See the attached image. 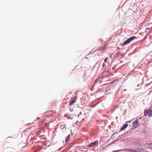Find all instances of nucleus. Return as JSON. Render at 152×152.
Listing matches in <instances>:
<instances>
[{
	"label": "nucleus",
	"mask_w": 152,
	"mask_h": 152,
	"mask_svg": "<svg viewBox=\"0 0 152 152\" xmlns=\"http://www.w3.org/2000/svg\"><path fill=\"white\" fill-rule=\"evenodd\" d=\"M136 38V36H132L128 39L125 41L123 44H121L122 46H124L129 43L131 41Z\"/></svg>",
	"instance_id": "obj_1"
},
{
	"label": "nucleus",
	"mask_w": 152,
	"mask_h": 152,
	"mask_svg": "<svg viewBox=\"0 0 152 152\" xmlns=\"http://www.w3.org/2000/svg\"><path fill=\"white\" fill-rule=\"evenodd\" d=\"M76 99H77V98L75 96H74L73 97V99H71V100L69 104V106H72L73 104L75 102Z\"/></svg>",
	"instance_id": "obj_3"
},
{
	"label": "nucleus",
	"mask_w": 152,
	"mask_h": 152,
	"mask_svg": "<svg viewBox=\"0 0 152 152\" xmlns=\"http://www.w3.org/2000/svg\"><path fill=\"white\" fill-rule=\"evenodd\" d=\"M144 114L145 116L148 114L149 116H152V107H151L149 109L145 110Z\"/></svg>",
	"instance_id": "obj_2"
},
{
	"label": "nucleus",
	"mask_w": 152,
	"mask_h": 152,
	"mask_svg": "<svg viewBox=\"0 0 152 152\" xmlns=\"http://www.w3.org/2000/svg\"><path fill=\"white\" fill-rule=\"evenodd\" d=\"M69 137H70V135H69L67 136V137H66V141H65L66 143L67 142V141H68V140H69Z\"/></svg>",
	"instance_id": "obj_8"
},
{
	"label": "nucleus",
	"mask_w": 152,
	"mask_h": 152,
	"mask_svg": "<svg viewBox=\"0 0 152 152\" xmlns=\"http://www.w3.org/2000/svg\"><path fill=\"white\" fill-rule=\"evenodd\" d=\"M98 142V141H96L93 142H91L89 145L88 146L90 147H93L95 146Z\"/></svg>",
	"instance_id": "obj_5"
},
{
	"label": "nucleus",
	"mask_w": 152,
	"mask_h": 152,
	"mask_svg": "<svg viewBox=\"0 0 152 152\" xmlns=\"http://www.w3.org/2000/svg\"><path fill=\"white\" fill-rule=\"evenodd\" d=\"M135 152H147L146 151H144L143 149H141V150H138V151H136Z\"/></svg>",
	"instance_id": "obj_7"
},
{
	"label": "nucleus",
	"mask_w": 152,
	"mask_h": 152,
	"mask_svg": "<svg viewBox=\"0 0 152 152\" xmlns=\"http://www.w3.org/2000/svg\"><path fill=\"white\" fill-rule=\"evenodd\" d=\"M128 151L129 152H136V150H134L128 149Z\"/></svg>",
	"instance_id": "obj_9"
},
{
	"label": "nucleus",
	"mask_w": 152,
	"mask_h": 152,
	"mask_svg": "<svg viewBox=\"0 0 152 152\" xmlns=\"http://www.w3.org/2000/svg\"><path fill=\"white\" fill-rule=\"evenodd\" d=\"M138 121L137 119L135 120L133 123V126L136 128L138 125Z\"/></svg>",
	"instance_id": "obj_4"
},
{
	"label": "nucleus",
	"mask_w": 152,
	"mask_h": 152,
	"mask_svg": "<svg viewBox=\"0 0 152 152\" xmlns=\"http://www.w3.org/2000/svg\"><path fill=\"white\" fill-rule=\"evenodd\" d=\"M108 60V58H105V60H104V61L105 62H107V61Z\"/></svg>",
	"instance_id": "obj_10"
},
{
	"label": "nucleus",
	"mask_w": 152,
	"mask_h": 152,
	"mask_svg": "<svg viewBox=\"0 0 152 152\" xmlns=\"http://www.w3.org/2000/svg\"><path fill=\"white\" fill-rule=\"evenodd\" d=\"M126 91V89H124V91Z\"/></svg>",
	"instance_id": "obj_12"
},
{
	"label": "nucleus",
	"mask_w": 152,
	"mask_h": 152,
	"mask_svg": "<svg viewBox=\"0 0 152 152\" xmlns=\"http://www.w3.org/2000/svg\"><path fill=\"white\" fill-rule=\"evenodd\" d=\"M128 126V124H125L121 128V130L122 131L126 128Z\"/></svg>",
	"instance_id": "obj_6"
},
{
	"label": "nucleus",
	"mask_w": 152,
	"mask_h": 152,
	"mask_svg": "<svg viewBox=\"0 0 152 152\" xmlns=\"http://www.w3.org/2000/svg\"><path fill=\"white\" fill-rule=\"evenodd\" d=\"M81 112H80V114H81Z\"/></svg>",
	"instance_id": "obj_13"
},
{
	"label": "nucleus",
	"mask_w": 152,
	"mask_h": 152,
	"mask_svg": "<svg viewBox=\"0 0 152 152\" xmlns=\"http://www.w3.org/2000/svg\"><path fill=\"white\" fill-rule=\"evenodd\" d=\"M149 144L151 145V146L152 147V143H151V144Z\"/></svg>",
	"instance_id": "obj_11"
}]
</instances>
